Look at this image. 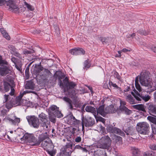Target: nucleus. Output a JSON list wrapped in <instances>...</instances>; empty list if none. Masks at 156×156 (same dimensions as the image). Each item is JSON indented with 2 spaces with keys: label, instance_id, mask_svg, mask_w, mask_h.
<instances>
[{
  "label": "nucleus",
  "instance_id": "nucleus-1",
  "mask_svg": "<svg viewBox=\"0 0 156 156\" xmlns=\"http://www.w3.org/2000/svg\"><path fill=\"white\" fill-rule=\"evenodd\" d=\"M20 140L21 143H25L28 145H39L37 139L32 134L26 133Z\"/></svg>",
  "mask_w": 156,
  "mask_h": 156
},
{
  "label": "nucleus",
  "instance_id": "nucleus-2",
  "mask_svg": "<svg viewBox=\"0 0 156 156\" xmlns=\"http://www.w3.org/2000/svg\"><path fill=\"white\" fill-rule=\"evenodd\" d=\"M136 129L138 132L144 135H148L149 134V126L146 122H140L138 123L136 125Z\"/></svg>",
  "mask_w": 156,
  "mask_h": 156
},
{
  "label": "nucleus",
  "instance_id": "nucleus-3",
  "mask_svg": "<svg viewBox=\"0 0 156 156\" xmlns=\"http://www.w3.org/2000/svg\"><path fill=\"white\" fill-rule=\"evenodd\" d=\"M112 141L108 136L102 137L98 141L97 144L98 148L102 149H108L111 144Z\"/></svg>",
  "mask_w": 156,
  "mask_h": 156
},
{
  "label": "nucleus",
  "instance_id": "nucleus-4",
  "mask_svg": "<svg viewBox=\"0 0 156 156\" xmlns=\"http://www.w3.org/2000/svg\"><path fill=\"white\" fill-rule=\"evenodd\" d=\"M140 81L141 84L145 87H149L152 88V83L149 78L148 72L143 71L140 74Z\"/></svg>",
  "mask_w": 156,
  "mask_h": 156
},
{
  "label": "nucleus",
  "instance_id": "nucleus-5",
  "mask_svg": "<svg viewBox=\"0 0 156 156\" xmlns=\"http://www.w3.org/2000/svg\"><path fill=\"white\" fill-rule=\"evenodd\" d=\"M7 64V62L4 60H3L2 56H0V66H1L0 67V74L2 76L5 75L10 72L9 68L4 65Z\"/></svg>",
  "mask_w": 156,
  "mask_h": 156
},
{
  "label": "nucleus",
  "instance_id": "nucleus-6",
  "mask_svg": "<svg viewBox=\"0 0 156 156\" xmlns=\"http://www.w3.org/2000/svg\"><path fill=\"white\" fill-rule=\"evenodd\" d=\"M26 119L29 124L32 125L35 128H38L40 124L39 119L37 118L34 115H29L26 117Z\"/></svg>",
  "mask_w": 156,
  "mask_h": 156
},
{
  "label": "nucleus",
  "instance_id": "nucleus-7",
  "mask_svg": "<svg viewBox=\"0 0 156 156\" xmlns=\"http://www.w3.org/2000/svg\"><path fill=\"white\" fill-rule=\"evenodd\" d=\"M107 130L108 132L112 133H115L121 136L125 135L124 133L121 130L112 125L108 126L107 127Z\"/></svg>",
  "mask_w": 156,
  "mask_h": 156
},
{
  "label": "nucleus",
  "instance_id": "nucleus-8",
  "mask_svg": "<svg viewBox=\"0 0 156 156\" xmlns=\"http://www.w3.org/2000/svg\"><path fill=\"white\" fill-rule=\"evenodd\" d=\"M134 92L135 94L133 92H131V94L137 101H140L141 98L144 101L146 102L148 101L150 98V97L149 95H143L142 94L140 95L135 89H134Z\"/></svg>",
  "mask_w": 156,
  "mask_h": 156
},
{
  "label": "nucleus",
  "instance_id": "nucleus-9",
  "mask_svg": "<svg viewBox=\"0 0 156 156\" xmlns=\"http://www.w3.org/2000/svg\"><path fill=\"white\" fill-rule=\"evenodd\" d=\"M51 74V73L48 69H44L40 74L37 75V77L40 80H47L49 76Z\"/></svg>",
  "mask_w": 156,
  "mask_h": 156
},
{
  "label": "nucleus",
  "instance_id": "nucleus-10",
  "mask_svg": "<svg viewBox=\"0 0 156 156\" xmlns=\"http://www.w3.org/2000/svg\"><path fill=\"white\" fill-rule=\"evenodd\" d=\"M94 124V119L90 117H88L82 120V128H84V125L86 127H90L93 126Z\"/></svg>",
  "mask_w": 156,
  "mask_h": 156
},
{
  "label": "nucleus",
  "instance_id": "nucleus-11",
  "mask_svg": "<svg viewBox=\"0 0 156 156\" xmlns=\"http://www.w3.org/2000/svg\"><path fill=\"white\" fill-rule=\"evenodd\" d=\"M14 0H9L7 2V5L9 7L10 10L15 13L19 12V8L15 3Z\"/></svg>",
  "mask_w": 156,
  "mask_h": 156
},
{
  "label": "nucleus",
  "instance_id": "nucleus-12",
  "mask_svg": "<svg viewBox=\"0 0 156 156\" xmlns=\"http://www.w3.org/2000/svg\"><path fill=\"white\" fill-rule=\"evenodd\" d=\"M50 109L52 111V113L54 114L56 117L61 118L63 117V115L59 110V108L55 105H52L50 108Z\"/></svg>",
  "mask_w": 156,
  "mask_h": 156
},
{
  "label": "nucleus",
  "instance_id": "nucleus-13",
  "mask_svg": "<svg viewBox=\"0 0 156 156\" xmlns=\"http://www.w3.org/2000/svg\"><path fill=\"white\" fill-rule=\"evenodd\" d=\"M48 140H44L41 143L42 147L44 149H48L49 148L53 149V145L51 143V141L49 139H48Z\"/></svg>",
  "mask_w": 156,
  "mask_h": 156
},
{
  "label": "nucleus",
  "instance_id": "nucleus-14",
  "mask_svg": "<svg viewBox=\"0 0 156 156\" xmlns=\"http://www.w3.org/2000/svg\"><path fill=\"white\" fill-rule=\"evenodd\" d=\"M73 145L72 143H68L65 146L64 149V150H63V149H62L61 151L63 152H66L69 154L73 151L72 149Z\"/></svg>",
  "mask_w": 156,
  "mask_h": 156
},
{
  "label": "nucleus",
  "instance_id": "nucleus-15",
  "mask_svg": "<svg viewBox=\"0 0 156 156\" xmlns=\"http://www.w3.org/2000/svg\"><path fill=\"white\" fill-rule=\"evenodd\" d=\"M48 139H49V135L47 132L42 133L39 135L38 138V140H37L39 145L41 142L44 141L45 140Z\"/></svg>",
  "mask_w": 156,
  "mask_h": 156
},
{
  "label": "nucleus",
  "instance_id": "nucleus-16",
  "mask_svg": "<svg viewBox=\"0 0 156 156\" xmlns=\"http://www.w3.org/2000/svg\"><path fill=\"white\" fill-rule=\"evenodd\" d=\"M32 92L31 90H26L23 91V93L21 92L20 95L18 96L16 98V100L17 103H16L17 105H16V106L20 104L21 99L24 94L26 93H31Z\"/></svg>",
  "mask_w": 156,
  "mask_h": 156
},
{
  "label": "nucleus",
  "instance_id": "nucleus-17",
  "mask_svg": "<svg viewBox=\"0 0 156 156\" xmlns=\"http://www.w3.org/2000/svg\"><path fill=\"white\" fill-rule=\"evenodd\" d=\"M85 110L87 112L93 113L94 117H96V111L95 108L93 107L90 106H87L86 107Z\"/></svg>",
  "mask_w": 156,
  "mask_h": 156
},
{
  "label": "nucleus",
  "instance_id": "nucleus-18",
  "mask_svg": "<svg viewBox=\"0 0 156 156\" xmlns=\"http://www.w3.org/2000/svg\"><path fill=\"white\" fill-rule=\"evenodd\" d=\"M99 113L101 115L104 116L106 113H105V109H104V106L101 105L97 109L96 113Z\"/></svg>",
  "mask_w": 156,
  "mask_h": 156
},
{
  "label": "nucleus",
  "instance_id": "nucleus-19",
  "mask_svg": "<svg viewBox=\"0 0 156 156\" xmlns=\"http://www.w3.org/2000/svg\"><path fill=\"white\" fill-rule=\"evenodd\" d=\"M148 109L149 113L154 115L156 110V105L150 104L148 106Z\"/></svg>",
  "mask_w": 156,
  "mask_h": 156
},
{
  "label": "nucleus",
  "instance_id": "nucleus-20",
  "mask_svg": "<svg viewBox=\"0 0 156 156\" xmlns=\"http://www.w3.org/2000/svg\"><path fill=\"white\" fill-rule=\"evenodd\" d=\"M39 119L41 122V123H45L47 122V119L46 115L44 113L42 112L38 115Z\"/></svg>",
  "mask_w": 156,
  "mask_h": 156
},
{
  "label": "nucleus",
  "instance_id": "nucleus-21",
  "mask_svg": "<svg viewBox=\"0 0 156 156\" xmlns=\"http://www.w3.org/2000/svg\"><path fill=\"white\" fill-rule=\"evenodd\" d=\"M44 69L41 66H37L35 67L34 69V73L37 76L40 73L44 70Z\"/></svg>",
  "mask_w": 156,
  "mask_h": 156
},
{
  "label": "nucleus",
  "instance_id": "nucleus-22",
  "mask_svg": "<svg viewBox=\"0 0 156 156\" xmlns=\"http://www.w3.org/2000/svg\"><path fill=\"white\" fill-rule=\"evenodd\" d=\"M116 111V110L114 108L113 105L107 106L105 108V113L106 114L113 113H115Z\"/></svg>",
  "mask_w": 156,
  "mask_h": 156
},
{
  "label": "nucleus",
  "instance_id": "nucleus-23",
  "mask_svg": "<svg viewBox=\"0 0 156 156\" xmlns=\"http://www.w3.org/2000/svg\"><path fill=\"white\" fill-rule=\"evenodd\" d=\"M25 88L26 89L33 90L34 89V84L31 81H28L25 84Z\"/></svg>",
  "mask_w": 156,
  "mask_h": 156
},
{
  "label": "nucleus",
  "instance_id": "nucleus-24",
  "mask_svg": "<svg viewBox=\"0 0 156 156\" xmlns=\"http://www.w3.org/2000/svg\"><path fill=\"white\" fill-rule=\"evenodd\" d=\"M114 136L113 140L116 144L119 145L122 144V138L121 137L115 135H114Z\"/></svg>",
  "mask_w": 156,
  "mask_h": 156
},
{
  "label": "nucleus",
  "instance_id": "nucleus-25",
  "mask_svg": "<svg viewBox=\"0 0 156 156\" xmlns=\"http://www.w3.org/2000/svg\"><path fill=\"white\" fill-rule=\"evenodd\" d=\"M63 100L68 103V105L69 108L72 109L73 108V102L69 98L64 97L62 98Z\"/></svg>",
  "mask_w": 156,
  "mask_h": 156
},
{
  "label": "nucleus",
  "instance_id": "nucleus-26",
  "mask_svg": "<svg viewBox=\"0 0 156 156\" xmlns=\"http://www.w3.org/2000/svg\"><path fill=\"white\" fill-rule=\"evenodd\" d=\"M138 78L136 77L135 80V85L136 89L139 91V92L144 91V90L140 87V85L138 83Z\"/></svg>",
  "mask_w": 156,
  "mask_h": 156
},
{
  "label": "nucleus",
  "instance_id": "nucleus-27",
  "mask_svg": "<svg viewBox=\"0 0 156 156\" xmlns=\"http://www.w3.org/2000/svg\"><path fill=\"white\" fill-rule=\"evenodd\" d=\"M132 151L133 156H139L140 154L139 150L135 147H133L131 148Z\"/></svg>",
  "mask_w": 156,
  "mask_h": 156
},
{
  "label": "nucleus",
  "instance_id": "nucleus-28",
  "mask_svg": "<svg viewBox=\"0 0 156 156\" xmlns=\"http://www.w3.org/2000/svg\"><path fill=\"white\" fill-rule=\"evenodd\" d=\"M134 107L139 110L144 111H145L144 107V105L142 104H138L133 106Z\"/></svg>",
  "mask_w": 156,
  "mask_h": 156
},
{
  "label": "nucleus",
  "instance_id": "nucleus-29",
  "mask_svg": "<svg viewBox=\"0 0 156 156\" xmlns=\"http://www.w3.org/2000/svg\"><path fill=\"white\" fill-rule=\"evenodd\" d=\"M0 31L1 33L3 35V36L8 40L10 39V37L6 33V31L3 28H1Z\"/></svg>",
  "mask_w": 156,
  "mask_h": 156
},
{
  "label": "nucleus",
  "instance_id": "nucleus-30",
  "mask_svg": "<svg viewBox=\"0 0 156 156\" xmlns=\"http://www.w3.org/2000/svg\"><path fill=\"white\" fill-rule=\"evenodd\" d=\"M49 119L50 121L53 123H55L56 121L55 120V115H54V114H53L52 113L51 111L50 112H49Z\"/></svg>",
  "mask_w": 156,
  "mask_h": 156
},
{
  "label": "nucleus",
  "instance_id": "nucleus-31",
  "mask_svg": "<svg viewBox=\"0 0 156 156\" xmlns=\"http://www.w3.org/2000/svg\"><path fill=\"white\" fill-rule=\"evenodd\" d=\"M126 99L131 104H133L135 103V101L132 96L129 94L126 96Z\"/></svg>",
  "mask_w": 156,
  "mask_h": 156
},
{
  "label": "nucleus",
  "instance_id": "nucleus-32",
  "mask_svg": "<svg viewBox=\"0 0 156 156\" xmlns=\"http://www.w3.org/2000/svg\"><path fill=\"white\" fill-rule=\"evenodd\" d=\"M34 50L32 49H25L23 50V52L24 55H25L27 56L29 54L34 53Z\"/></svg>",
  "mask_w": 156,
  "mask_h": 156
},
{
  "label": "nucleus",
  "instance_id": "nucleus-33",
  "mask_svg": "<svg viewBox=\"0 0 156 156\" xmlns=\"http://www.w3.org/2000/svg\"><path fill=\"white\" fill-rule=\"evenodd\" d=\"M11 48L12 49V53L15 55L20 58V55L16 51V48L13 46L11 47Z\"/></svg>",
  "mask_w": 156,
  "mask_h": 156
},
{
  "label": "nucleus",
  "instance_id": "nucleus-34",
  "mask_svg": "<svg viewBox=\"0 0 156 156\" xmlns=\"http://www.w3.org/2000/svg\"><path fill=\"white\" fill-rule=\"evenodd\" d=\"M71 120L73 122V124L75 125L79 124L80 122V121L76 119L75 117L73 116H72Z\"/></svg>",
  "mask_w": 156,
  "mask_h": 156
},
{
  "label": "nucleus",
  "instance_id": "nucleus-35",
  "mask_svg": "<svg viewBox=\"0 0 156 156\" xmlns=\"http://www.w3.org/2000/svg\"><path fill=\"white\" fill-rule=\"evenodd\" d=\"M69 52L72 55H78L79 53L78 51L77 48L70 50L69 51Z\"/></svg>",
  "mask_w": 156,
  "mask_h": 156
},
{
  "label": "nucleus",
  "instance_id": "nucleus-36",
  "mask_svg": "<svg viewBox=\"0 0 156 156\" xmlns=\"http://www.w3.org/2000/svg\"><path fill=\"white\" fill-rule=\"evenodd\" d=\"M122 111H124L126 114L127 115H129L132 113L131 111L128 109L126 107H123L121 110Z\"/></svg>",
  "mask_w": 156,
  "mask_h": 156
},
{
  "label": "nucleus",
  "instance_id": "nucleus-37",
  "mask_svg": "<svg viewBox=\"0 0 156 156\" xmlns=\"http://www.w3.org/2000/svg\"><path fill=\"white\" fill-rule=\"evenodd\" d=\"M4 90L6 92L8 91L11 86L7 82H4Z\"/></svg>",
  "mask_w": 156,
  "mask_h": 156
},
{
  "label": "nucleus",
  "instance_id": "nucleus-38",
  "mask_svg": "<svg viewBox=\"0 0 156 156\" xmlns=\"http://www.w3.org/2000/svg\"><path fill=\"white\" fill-rule=\"evenodd\" d=\"M147 119L152 123L156 125V118L151 116H148Z\"/></svg>",
  "mask_w": 156,
  "mask_h": 156
},
{
  "label": "nucleus",
  "instance_id": "nucleus-39",
  "mask_svg": "<svg viewBox=\"0 0 156 156\" xmlns=\"http://www.w3.org/2000/svg\"><path fill=\"white\" fill-rule=\"evenodd\" d=\"M68 85L69 89H72L74 88V87L76 86V84L74 82H68Z\"/></svg>",
  "mask_w": 156,
  "mask_h": 156
},
{
  "label": "nucleus",
  "instance_id": "nucleus-40",
  "mask_svg": "<svg viewBox=\"0 0 156 156\" xmlns=\"http://www.w3.org/2000/svg\"><path fill=\"white\" fill-rule=\"evenodd\" d=\"M24 5L30 11H33L34 10V8L32 5L29 4L26 2H24Z\"/></svg>",
  "mask_w": 156,
  "mask_h": 156
},
{
  "label": "nucleus",
  "instance_id": "nucleus-41",
  "mask_svg": "<svg viewBox=\"0 0 156 156\" xmlns=\"http://www.w3.org/2000/svg\"><path fill=\"white\" fill-rule=\"evenodd\" d=\"M13 122L12 124L16 125L17 123H19L20 122V119L19 118L17 117L16 116H14Z\"/></svg>",
  "mask_w": 156,
  "mask_h": 156
},
{
  "label": "nucleus",
  "instance_id": "nucleus-42",
  "mask_svg": "<svg viewBox=\"0 0 156 156\" xmlns=\"http://www.w3.org/2000/svg\"><path fill=\"white\" fill-rule=\"evenodd\" d=\"M69 97L73 99H76L77 98L75 91H73L71 92H69Z\"/></svg>",
  "mask_w": 156,
  "mask_h": 156
},
{
  "label": "nucleus",
  "instance_id": "nucleus-43",
  "mask_svg": "<svg viewBox=\"0 0 156 156\" xmlns=\"http://www.w3.org/2000/svg\"><path fill=\"white\" fill-rule=\"evenodd\" d=\"M130 51L128 49L126 48H123L121 51H118V52L119 53V55L117 56L118 57H120L121 56V53L122 52H126L127 51Z\"/></svg>",
  "mask_w": 156,
  "mask_h": 156
},
{
  "label": "nucleus",
  "instance_id": "nucleus-44",
  "mask_svg": "<svg viewBox=\"0 0 156 156\" xmlns=\"http://www.w3.org/2000/svg\"><path fill=\"white\" fill-rule=\"evenodd\" d=\"M154 153L152 151H147L144 153L143 154V156H153Z\"/></svg>",
  "mask_w": 156,
  "mask_h": 156
},
{
  "label": "nucleus",
  "instance_id": "nucleus-45",
  "mask_svg": "<svg viewBox=\"0 0 156 156\" xmlns=\"http://www.w3.org/2000/svg\"><path fill=\"white\" fill-rule=\"evenodd\" d=\"M69 154L66 152H63L61 151L60 153L58 154L57 156H69Z\"/></svg>",
  "mask_w": 156,
  "mask_h": 156
},
{
  "label": "nucleus",
  "instance_id": "nucleus-46",
  "mask_svg": "<svg viewBox=\"0 0 156 156\" xmlns=\"http://www.w3.org/2000/svg\"><path fill=\"white\" fill-rule=\"evenodd\" d=\"M77 50L79 52L78 53L79 55L81 54L83 55L85 53L84 50L82 48H77Z\"/></svg>",
  "mask_w": 156,
  "mask_h": 156
},
{
  "label": "nucleus",
  "instance_id": "nucleus-47",
  "mask_svg": "<svg viewBox=\"0 0 156 156\" xmlns=\"http://www.w3.org/2000/svg\"><path fill=\"white\" fill-rule=\"evenodd\" d=\"M120 110L122 109V108L123 107H126L125 105H126V102L125 101L120 100Z\"/></svg>",
  "mask_w": 156,
  "mask_h": 156
},
{
  "label": "nucleus",
  "instance_id": "nucleus-48",
  "mask_svg": "<svg viewBox=\"0 0 156 156\" xmlns=\"http://www.w3.org/2000/svg\"><path fill=\"white\" fill-rule=\"evenodd\" d=\"M95 118H96V119L97 121H99L102 122L103 123H104L105 122V119L103 118L102 117H100L97 118H96V117Z\"/></svg>",
  "mask_w": 156,
  "mask_h": 156
},
{
  "label": "nucleus",
  "instance_id": "nucleus-49",
  "mask_svg": "<svg viewBox=\"0 0 156 156\" xmlns=\"http://www.w3.org/2000/svg\"><path fill=\"white\" fill-rule=\"evenodd\" d=\"M51 148H49L48 149H47V151L48 153L51 156H54V155L55 154V153L53 151H50V150H52Z\"/></svg>",
  "mask_w": 156,
  "mask_h": 156
},
{
  "label": "nucleus",
  "instance_id": "nucleus-50",
  "mask_svg": "<svg viewBox=\"0 0 156 156\" xmlns=\"http://www.w3.org/2000/svg\"><path fill=\"white\" fill-rule=\"evenodd\" d=\"M49 123L50 122L47 121V122H46L45 123H42L41 124L42 126L44 127H45L46 128H48V125H49Z\"/></svg>",
  "mask_w": 156,
  "mask_h": 156
},
{
  "label": "nucleus",
  "instance_id": "nucleus-51",
  "mask_svg": "<svg viewBox=\"0 0 156 156\" xmlns=\"http://www.w3.org/2000/svg\"><path fill=\"white\" fill-rule=\"evenodd\" d=\"M138 33L141 34H143L144 35H146L148 34V33L146 32L143 30H140L138 31Z\"/></svg>",
  "mask_w": 156,
  "mask_h": 156
},
{
  "label": "nucleus",
  "instance_id": "nucleus-52",
  "mask_svg": "<svg viewBox=\"0 0 156 156\" xmlns=\"http://www.w3.org/2000/svg\"><path fill=\"white\" fill-rule=\"evenodd\" d=\"M149 147L150 149L153 150H156V145L154 144H151L149 146Z\"/></svg>",
  "mask_w": 156,
  "mask_h": 156
},
{
  "label": "nucleus",
  "instance_id": "nucleus-53",
  "mask_svg": "<svg viewBox=\"0 0 156 156\" xmlns=\"http://www.w3.org/2000/svg\"><path fill=\"white\" fill-rule=\"evenodd\" d=\"M114 75L115 77H116L117 79L119 80L120 79V76L119 75L118 73L116 71H114Z\"/></svg>",
  "mask_w": 156,
  "mask_h": 156
},
{
  "label": "nucleus",
  "instance_id": "nucleus-54",
  "mask_svg": "<svg viewBox=\"0 0 156 156\" xmlns=\"http://www.w3.org/2000/svg\"><path fill=\"white\" fill-rule=\"evenodd\" d=\"M90 66V65L88 62L86 60L84 63V66L85 68H88Z\"/></svg>",
  "mask_w": 156,
  "mask_h": 156
},
{
  "label": "nucleus",
  "instance_id": "nucleus-55",
  "mask_svg": "<svg viewBox=\"0 0 156 156\" xmlns=\"http://www.w3.org/2000/svg\"><path fill=\"white\" fill-rule=\"evenodd\" d=\"M13 87V85L12 87L11 86L10 87L11 92L10 93V94L12 96L14 95V91H15V90L14 89Z\"/></svg>",
  "mask_w": 156,
  "mask_h": 156
},
{
  "label": "nucleus",
  "instance_id": "nucleus-56",
  "mask_svg": "<svg viewBox=\"0 0 156 156\" xmlns=\"http://www.w3.org/2000/svg\"><path fill=\"white\" fill-rule=\"evenodd\" d=\"M81 138L80 136H77L75 138V141L76 142H80L81 141Z\"/></svg>",
  "mask_w": 156,
  "mask_h": 156
},
{
  "label": "nucleus",
  "instance_id": "nucleus-57",
  "mask_svg": "<svg viewBox=\"0 0 156 156\" xmlns=\"http://www.w3.org/2000/svg\"><path fill=\"white\" fill-rule=\"evenodd\" d=\"M109 85H112L113 87H115L116 88H118V87L117 85L115 83H113L112 82L109 83Z\"/></svg>",
  "mask_w": 156,
  "mask_h": 156
},
{
  "label": "nucleus",
  "instance_id": "nucleus-58",
  "mask_svg": "<svg viewBox=\"0 0 156 156\" xmlns=\"http://www.w3.org/2000/svg\"><path fill=\"white\" fill-rule=\"evenodd\" d=\"M11 61L12 62H13L15 64H16L17 59L16 58L14 57L12 58Z\"/></svg>",
  "mask_w": 156,
  "mask_h": 156
},
{
  "label": "nucleus",
  "instance_id": "nucleus-59",
  "mask_svg": "<svg viewBox=\"0 0 156 156\" xmlns=\"http://www.w3.org/2000/svg\"><path fill=\"white\" fill-rule=\"evenodd\" d=\"M100 40L102 41V43H103L104 42H105L106 41V38L104 37H100Z\"/></svg>",
  "mask_w": 156,
  "mask_h": 156
},
{
  "label": "nucleus",
  "instance_id": "nucleus-60",
  "mask_svg": "<svg viewBox=\"0 0 156 156\" xmlns=\"http://www.w3.org/2000/svg\"><path fill=\"white\" fill-rule=\"evenodd\" d=\"M4 98H5V102H6V101H7L9 98V95H5L4 96Z\"/></svg>",
  "mask_w": 156,
  "mask_h": 156
},
{
  "label": "nucleus",
  "instance_id": "nucleus-61",
  "mask_svg": "<svg viewBox=\"0 0 156 156\" xmlns=\"http://www.w3.org/2000/svg\"><path fill=\"white\" fill-rule=\"evenodd\" d=\"M6 119L9 121L12 124V122H13V119L10 118L9 117H7Z\"/></svg>",
  "mask_w": 156,
  "mask_h": 156
},
{
  "label": "nucleus",
  "instance_id": "nucleus-62",
  "mask_svg": "<svg viewBox=\"0 0 156 156\" xmlns=\"http://www.w3.org/2000/svg\"><path fill=\"white\" fill-rule=\"evenodd\" d=\"M99 126L98 127L99 128V130H104V127H103L101 125V124H99Z\"/></svg>",
  "mask_w": 156,
  "mask_h": 156
},
{
  "label": "nucleus",
  "instance_id": "nucleus-63",
  "mask_svg": "<svg viewBox=\"0 0 156 156\" xmlns=\"http://www.w3.org/2000/svg\"><path fill=\"white\" fill-rule=\"evenodd\" d=\"M15 67L19 71L20 70V69H21V67L20 66H18L16 64H15Z\"/></svg>",
  "mask_w": 156,
  "mask_h": 156
},
{
  "label": "nucleus",
  "instance_id": "nucleus-64",
  "mask_svg": "<svg viewBox=\"0 0 156 156\" xmlns=\"http://www.w3.org/2000/svg\"><path fill=\"white\" fill-rule=\"evenodd\" d=\"M152 49L153 51L156 53V46H153L152 48Z\"/></svg>",
  "mask_w": 156,
  "mask_h": 156
}]
</instances>
